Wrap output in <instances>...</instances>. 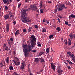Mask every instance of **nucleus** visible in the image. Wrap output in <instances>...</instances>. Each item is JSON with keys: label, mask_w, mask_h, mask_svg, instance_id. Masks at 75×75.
Returning a JSON list of instances; mask_svg holds the SVG:
<instances>
[{"label": "nucleus", "mask_w": 75, "mask_h": 75, "mask_svg": "<svg viewBox=\"0 0 75 75\" xmlns=\"http://www.w3.org/2000/svg\"><path fill=\"white\" fill-rule=\"evenodd\" d=\"M68 25V26H71V24H68V25Z\"/></svg>", "instance_id": "nucleus-56"}, {"label": "nucleus", "mask_w": 75, "mask_h": 75, "mask_svg": "<svg viewBox=\"0 0 75 75\" xmlns=\"http://www.w3.org/2000/svg\"><path fill=\"white\" fill-rule=\"evenodd\" d=\"M6 27V31H7V32H8L9 31V25L8 24H7Z\"/></svg>", "instance_id": "nucleus-13"}, {"label": "nucleus", "mask_w": 75, "mask_h": 75, "mask_svg": "<svg viewBox=\"0 0 75 75\" xmlns=\"http://www.w3.org/2000/svg\"><path fill=\"white\" fill-rule=\"evenodd\" d=\"M38 27H39L37 25H35V28H36L37 29L38 28Z\"/></svg>", "instance_id": "nucleus-34"}, {"label": "nucleus", "mask_w": 75, "mask_h": 75, "mask_svg": "<svg viewBox=\"0 0 75 75\" xmlns=\"http://www.w3.org/2000/svg\"><path fill=\"white\" fill-rule=\"evenodd\" d=\"M69 64L70 65H72V64H73L74 63H73L72 62H69Z\"/></svg>", "instance_id": "nucleus-44"}, {"label": "nucleus", "mask_w": 75, "mask_h": 75, "mask_svg": "<svg viewBox=\"0 0 75 75\" xmlns=\"http://www.w3.org/2000/svg\"><path fill=\"white\" fill-rule=\"evenodd\" d=\"M54 13H57V9L55 8L54 10Z\"/></svg>", "instance_id": "nucleus-32"}, {"label": "nucleus", "mask_w": 75, "mask_h": 75, "mask_svg": "<svg viewBox=\"0 0 75 75\" xmlns=\"http://www.w3.org/2000/svg\"><path fill=\"white\" fill-rule=\"evenodd\" d=\"M31 28H32V27H29V29H28V32H30L31 31Z\"/></svg>", "instance_id": "nucleus-27"}, {"label": "nucleus", "mask_w": 75, "mask_h": 75, "mask_svg": "<svg viewBox=\"0 0 75 75\" xmlns=\"http://www.w3.org/2000/svg\"><path fill=\"white\" fill-rule=\"evenodd\" d=\"M23 52H24V55L25 57H28L29 53L31 51V49H30L28 50V48H27V45H23Z\"/></svg>", "instance_id": "nucleus-3"}, {"label": "nucleus", "mask_w": 75, "mask_h": 75, "mask_svg": "<svg viewBox=\"0 0 75 75\" xmlns=\"http://www.w3.org/2000/svg\"><path fill=\"white\" fill-rule=\"evenodd\" d=\"M30 40V44L31 45V47L34 48L35 47V45H36V41L37 38H35L34 35H32L31 37L29 38Z\"/></svg>", "instance_id": "nucleus-2"}, {"label": "nucleus", "mask_w": 75, "mask_h": 75, "mask_svg": "<svg viewBox=\"0 0 75 75\" xmlns=\"http://www.w3.org/2000/svg\"><path fill=\"white\" fill-rule=\"evenodd\" d=\"M22 16L21 17V19L23 23H27V21L28 20V18L26 15V10H24L23 11H22Z\"/></svg>", "instance_id": "nucleus-1"}, {"label": "nucleus", "mask_w": 75, "mask_h": 75, "mask_svg": "<svg viewBox=\"0 0 75 75\" xmlns=\"http://www.w3.org/2000/svg\"><path fill=\"white\" fill-rule=\"evenodd\" d=\"M8 47L6 46V48H5V50L6 51H8Z\"/></svg>", "instance_id": "nucleus-33"}, {"label": "nucleus", "mask_w": 75, "mask_h": 75, "mask_svg": "<svg viewBox=\"0 0 75 75\" xmlns=\"http://www.w3.org/2000/svg\"><path fill=\"white\" fill-rule=\"evenodd\" d=\"M24 66H25V63L23 62L22 65L20 67V69L21 70H23V69H24Z\"/></svg>", "instance_id": "nucleus-8"}, {"label": "nucleus", "mask_w": 75, "mask_h": 75, "mask_svg": "<svg viewBox=\"0 0 75 75\" xmlns=\"http://www.w3.org/2000/svg\"><path fill=\"white\" fill-rule=\"evenodd\" d=\"M64 42L66 45H67V44H68V41H67V40H65L64 41Z\"/></svg>", "instance_id": "nucleus-28"}, {"label": "nucleus", "mask_w": 75, "mask_h": 75, "mask_svg": "<svg viewBox=\"0 0 75 75\" xmlns=\"http://www.w3.org/2000/svg\"><path fill=\"white\" fill-rule=\"evenodd\" d=\"M31 21V20H29L27 21L28 23H29V22H30Z\"/></svg>", "instance_id": "nucleus-61"}, {"label": "nucleus", "mask_w": 75, "mask_h": 75, "mask_svg": "<svg viewBox=\"0 0 75 75\" xmlns=\"http://www.w3.org/2000/svg\"><path fill=\"white\" fill-rule=\"evenodd\" d=\"M58 17L59 18H61V19L62 18V16H59Z\"/></svg>", "instance_id": "nucleus-54"}, {"label": "nucleus", "mask_w": 75, "mask_h": 75, "mask_svg": "<svg viewBox=\"0 0 75 75\" xmlns=\"http://www.w3.org/2000/svg\"><path fill=\"white\" fill-rule=\"evenodd\" d=\"M9 16L10 15L9 14H6L4 16L5 19L6 20H7V19H8L9 18Z\"/></svg>", "instance_id": "nucleus-11"}, {"label": "nucleus", "mask_w": 75, "mask_h": 75, "mask_svg": "<svg viewBox=\"0 0 75 75\" xmlns=\"http://www.w3.org/2000/svg\"><path fill=\"white\" fill-rule=\"evenodd\" d=\"M72 60L73 61L74 60H75V57H72Z\"/></svg>", "instance_id": "nucleus-55"}, {"label": "nucleus", "mask_w": 75, "mask_h": 75, "mask_svg": "<svg viewBox=\"0 0 75 75\" xmlns=\"http://www.w3.org/2000/svg\"><path fill=\"white\" fill-rule=\"evenodd\" d=\"M14 62L15 64L17 66H18L20 65V62H18L14 61Z\"/></svg>", "instance_id": "nucleus-12"}, {"label": "nucleus", "mask_w": 75, "mask_h": 75, "mask_svg": "<svg viewBox=\"0 0 75 75\" xmlns=\"http://www.w3.org/2000/svg\"><path fill=\"white\" fill-rule=\"evenodd\" d=\"M15 59H16V61H18V60H19V59H18V58L17 57H14Z\"/></svg>", "instance_id": "nucleus-39"}, {"label": "nucleus", "mask_w": 75, "mask_h": 75, "mask_svg": "<svg viewBox=\"0 0 75 75\" xmlns=\"http://www.w3.org/2000/svg\"><path fill=\"white\" fill-rule=\"evenodd\" d=\"M39 61H40V60L38 58H36L35 59V62H38Z\"/></svg>", "instance_id": "nucleus-17"}, {"label": "nucleus", "mask_w": 75, "mask_h": 75, "mask_svg": "<svg viewBox=\"0 0 75 75\" xmlns=\"http://www.w3.org/2000/svg\"><path fill=\"white\" fill-rule=\"evenodd\" d=\"M15 75H21L20 74H17L16 73H15Z\"/></svg>", "instance_id": "nucleus-63"}, {"label": "nucleus", "mask_w": 75, "mask_h": 75, "mask_svg": "<svg viewBox=\"0 0 75 75\" xmlns=\"http://www.w3.org/2000/svg\"><path fill=\"white\" fill-rule=\"evenodd\" d=\"M10 40H11V41H13V38H10Z\"/></svg>", "instance_id": "nucleus-41"}, {"label": "nucleus", "mask_w": 75, "mask_h": 75, "mask_svg": "<svg viewBox=\"0 0 75 75\" xmlns=\"http://www.w3.org/2000/svg\"><path fill=\"white\" fill-rule=\"evenodd\" d=\"M39 59H40V60H41V61H40L41 62V63H42V62H44V61H45L44 60V59L41 58H39Z\"/></svg>", "instance_id": "nucleus-20"}, {"label": "nucleus", "mask_w": 75, "mask_h": 75, "mask_svg": "<svg viewBox=\"0 0 75 75\" xmlns=\"http://www.w3.org/2000/svg\"><path fill=\"white\" fill-rule=\"evenodd\" d=\"M60 29V27H57L56 28V30H58L59 31H61Z\"/></svg>", "instance_id": "nucleus-29"}, {"label": "nucleus", "mask_w": 75, "mask_h": 75, "mask_svg": "<svg viewBox=\"0 0 75 75\" xmlns=\"http://www.w3.org/2000/svg\"><path fill=\"white\" fill-rule=\"evenodd\" d=\"M50 64L51 68L54 71H55V65H54L52 63H51Z\"/></svg>", "instance_id": "nucleus-6"}, {"label": "nucleus", "mask_w": 75, "mask_h": 75, "mask_svg": "<svg viewBox=\"0 0 75 75\" xmlns=\"http://www.w3.org/2000/svg\"><path fill=\"white\" fill-rule=\"evenodd\" d=\"M42 32H43V33H44V32L45 33H46V32H47V30H46V29H45V28H44L42 30Z\"/></svg>", "instance_id": "nucleus-24"}, {"label": "nucleus", "mask_w": 75, "mask_h": 75, "mask_svg": "<svg viewBox=\"0 0 75 75\" xmlns=\"http://www.w3.org/2000/svg\"><path fill=\"white\" fill-rule=\"evenodd\" d=\"M3 2L5 4L7 3V5H8V4H10L8 0H3Z\"/></svg>", "instance_id": "nucleus-10"}, {"label": "nucleus", "mask_w": 75, "mask_h": 75, "mask_svg": "<svg viewBox=\"0 0 75 75\" xmlns=\"http://www.w3.org/2000/svg\"><path fill=\"white\" fill-rule=\"evenodd\" d=\"M46 51L47 53H49V52H50V48H47L46 50Z\"/></svg>", "instance_id": "nucleus-22"}, {"label": "nucleus", "mask_w": 75, "mask_h": 75, "mask_svg": "<svg viewBox=\"0 0 75 75\" xmlns=\"http://www.w3.org/2000/svg\"><path fill=\"white\" fill-rule=\"evenodd\" d=\"M31 46H29L28 47V48L29 50H30V49H31V50H32V49H31V48H31Z\"/></svg>", "instance_id": "nucleus-46"}, {"label": "nucleus", "mask_w": 75, "mask_h": 75, "mask_svg": "<svg viewBox=\"0 0 75 75\" xmlns=\"http://www.w3.org/2000/svg\"><path fill=\"white\" fill-rule=\"evenodd\" d=\"M8 0V1H9V3H10V2H11L13 1V0Z\"/></svg>", "instance_id": "nucleus-57"}, {"label": "nucleus", "mask_w": 75, "mask_h": 75, "mask_svg": "<svg viewBox=\"0 0 75 75\" xmlns=\"http://www.w3.org/2000/svg\"><path fill=\"white\" fill-rule=\"evenodd\" d=\"M71 57H72V58H75V56L73 54L71 55Z\"/></svg>", "instance_id": "nucleus-38"}, {"label": "nucleus", "mask_w": 75, "mask_h": 75, "mask_svg": "<svg viewBox=\"0 0 75 75\" xmlns=\"http://www.w3.org/2000/svg\"><path fill=\"white\" fill-rule=\"evenodd\" d=\"M37 11L38 13L39 14V13H40V11H39V10H37Z\"/></svg>", "instance_id": "nucleus-59"}, {"label": "nucleus", "mask_w": 75, "mask_h": 75, "mask_svg": "<svg viewBox=\"0 0 75 75\" xmlns=\"http://www.w3.org/2000/svg\"><path fill=\"white\" fill-rule=\"evenodd\" d=\"M38 47H41V44H38Z\"/></svg>", "instance_id": "nucleus-49"}, {"label": "nucleus", "mask_w": 75, "mask_h": 75, "mask_svg": "<svg viewBox=\"0 0 75 75\" xmlns=\"http://www.w3.org/2000/svg\"><path fill=\"white\" fill-rule=\"evenodd\" d=\"M23 33H25V32H26V29H24L23 30Z\"/></svg>", "instance_id": "nucleus-43"}, {"label": "nucleus", "mask_w": 75, "mask_h": 75, "mask_svg": "<svg viewBox=\"0 0 75 75\" xmlns=\"http://www.w3.org/2000/svg\"><path fill=\"white\" fill-rule=\"evenodd\" d=\"M57 20L58 21L59 23H61V21H60V19H59V18H58L57 19Z\"/></svg>", "instance_id": "nucleus-47"}, {"label": "nucleus", "mask_w": 75, "mask_h": 75, "mask_svg": "<svg viewBox=\"0 0 75 75\" xmlns=\"http://www.w3.org/2000/svg\"><path fill=\"white\" fill-rule=\"evenodd\" d=\"M69 41L68 42V45L70 46L72 44V43H71V39H68Z\"/></svg>", "instance_id": "nucleus-15"}, {"label": "nucleus", "mask_w": 75, "mask_h": 75, "mask_svg": "<svg viewBox=\"0 0 75 75\" xmlns=\"http://www.w3.org/2000/svg\"><path fill=\"white\" fill-rule=\"evenodd\" d=\"M73 37H74V38H75V35H74Z\"/></svg>", "instance_id": "nucleus-64"}, {"label": "nucleus", "mask_w": 75, "mask_h": 75, "mask_svg": "<svg viewBox=\"0 0 75 75\" xmlns=\"http://www.w3.org/2000/svg\"><path fill=\"white\" fill-rule=\"evenodd\" d=\"M42 70H40V71H39V74H41V72H42Z\"/></svg>", "instance_id": "nucleus-45"}, {"label": "nucleus", "mask_w": 75, "mask_h": 75, "mask_svg": "<svg viewBox=\"0 0 75 75\" xmlns=\"http://www.w3.org/2000/svg\"><path fill=\"white\" fill-rule=\"evenodd\" d=\"M69 35L70 37V38H73V35L71 33H70Z\"/></svg>", "instance_id": "nucleus-23"}, {"label": "nucleus", "mask_w": 75, "mask_h": 75, "mask_svg": "<svg viewBox=\"0 0 75 75\" xmlns=\"http://www.w3.org/2000/svg\"><path fill=\"white\" fill-rule=\"evenodd\" d=\"M6 45L5 43H4L3 45V48H6Z\"/></svg>", "instance_id": "nucleus-40"}, {"label": "nucleus", "mask_w": 75, "mask_h": 75, "mask_svg": "<svg viewBox=\"0 0 75 75\" xmlns=\"http://www.w3.org/2000/svg\"><path fill=\"white\" fill-rule=\"evenodd\" d=\"M36 16L37 17L38 16V14L37 13L36 14Z\"/></svg>", "instance_id": "nucleus-60"}, {"label": "nucleus", "mask_w": 75, "mask_h": 75, "mask_svg": "<svg viewBox=\"0 0 75 75\" xmlns=\"http://www.w3.org/2000/svg\"><path fill=\"white\" fill-rule=\"evenodd\" d=\"M65 8V9L67 8V7H65V6L63 4H61L59 5L57 7L58 11H62V10Z\"/></svg>", "instance_id": "nucleus-4"}, {"label": "nucleus", "mask_w": 75, "mask_h": 75, "mask_svg": "<svg viewBox=\"0 0 75 75\" xmlns=\"http://www.w3.org/2000/svg\"><path fill=\"white\" fill-rule=\"evenodd\" d=\"M44 53H45L43 52H41L39 54L38 56L39 57H41V56L42 54H43Z\"/></svg>", "instance_id": "nucleus-18"}, {"label": "nucleus", "mask_w": 75, "mask_h": 75, "mask_svg": "<svg viewBox=\"0 0 75 75\" xmlns=\"http://www.w3.org/2000/svg\"><path fill=\"white\" fill-rule=\"evenodd\" d=\"M6 62L7 64H9V57H7L6 59Z\"/></svg>", "instance_id": "nucleus-14"}, {"label": "nucleus", "mask_w": 75, "mask_h": 75, "mask_svg": "<svg viewBox=\"0 0 75 75\" xmlns=\"http://www.w3.org/2000/svg\"><path fill=\"white\" fill-rule=\"evenodd\" d=\"M46 23L47 24H49V20L47 21V20Z\"/></svg>", "instance_id": "nucleus-52"}, {"label": "nucleus", "mask_w": 75, "mask_h": 75, "mask_svg": "<svg viewBox=\"0 0 75 75\" xmlns=\"http://www.w3.org/2000/svg\"><path fill=\"white\" fill-rule=\"evenodd\" d=\"M42 3H43L42 1H41L40 2V8H41V7H42Z\"/></svg>", "instance_id": "nucleus-19"}, {"label": "nucleus", "mask_w": 75, "mask_h": 75, "mask_svg": "<svg viewBox=\"0 0 75 75\" xmlns=\"http://www.w3.org/2000/svg\"><path fill=\"white\" fill-rule=\"evenodd\" d=\"M13 54H16V51H13Z\"/></svg>", "instance_id": "nucleus-62"}, {"label": "nucleus", "mask_w": 75, "mask_h": 75, "mask_svg": "<svg viewBox=\"0 0 75 75\" xmlns=\"http://www.w3.org/2000/svg\"><path fill=\"white\" fill-rule=\"evenodd\" d=\"M5 9L6 11H7L8 10V7L7 6H5Z\"/></svg>", "instance_id": "nucleus-31"}, {"label": "nucleus", "mask_w": 75, "mask_h": 75, "mask_svg": "<svg viewBox=\"0 0 75 75\" xmlns=\"http://www.w3.org/2000/svg\"><path fill=\"white\" fill-rule=\"evenodd\" d=\"M28 1H29V0H25V3H27L28 2Z\"/></svg>", "instance_id": "nucleus-51"}, {"label": "nucleus", "mask_w": 75, "mask_h": 75, "mask_svg": "<svg viewBox=\"0 0 75 75\" xmlns=\"http://www.w3.org/2000/svg\"><path fill=\"white\" fill-rule=\"evenodd\" d=\"M40 12L41 13H43V10L42 9H40Z\"/></svg>", "instance_id": "nucleus-50"}, {"label": "nucleus", "mask_w": 75, "mask_h": 75, "mask_svg": "<svg viewBox=\"0 0 75 75\" xmlns=\"http://www.w3.org/2000/svg\"><path fill=\"white\" fill-rule=\"evenodd\" d=\"M9 69L10 70H13V67L11 66H10L9 67Z\"/></svg>", "instance_id": "nucleus-25"}, {"label": "nucleus", "mask_w": 75, "mask_h": 75, "mask_svg": "<svg viewBox=\"0 0 75 75\" xmlns=\"http://www.w3.org/2000/svg\"><path fill=\"white\" fill-rule=\"evenodd\" d=\"M13 23L14 24V25H15V24H16V21H14L13 22Z\"/></svg>", "instance_id": "nucleus-53"}, {"label": "nucleus", "mask_w": 75, "mask_h": 75, "mask_svg": "<svg viewBox=\"0 0 75 75\" xmlns=\"http://www.w3.org/2000/svg\"><path fill=\"white\" fill-rule=\"evenodd\" d=\"M67 67L68 68V69H71V67L69 66H67Z\"/></svg>", "instance_id": "nucleus-48"}, {"label": "nucleus", "mask_w": 75, "mask_h": 75, "mask_svg": "<svg viewBox=\"0 0 75 75\" xmlns=\"http://www.w3.org/2000/svg\"><path fill=\"white\" fill-rule=\"evenodd\" d=\"M58 70H57V72L58 74H62V72H64L63 70L59 69V67H58Z\"/></svg>", "instance_id": "nucleus-7"}, {"label": "nucleus", "mask_w": 75, "mask_h": 75, "mask_svg": "<svg viewBox=\"0 0 75 75\" xmlns=\"http://www.w3.org/2000/svg\"><path fill=\"white\" fill-rule=\"evenodd\" d=\"M47 2L48 3H52L51 1H48Z\"/></svg>", "instance_id": "nucleus-58"}, {"label": "nucleus", "mask_w": 75, "mask_h": 75, "mask_svg": "<svg viewBox=\"0 0 75 75\" xmlns=\"http://www.w3.org/2000/svg\"><path fill=\"white\" fill-rule=\"evenodd\" d=\"M65 24H66V25H68V21H65V23H64Z\"/></svg>", "instance_id": "nucleus-36"}, {"label": "nucleus", "mask_w": 75, "mask_h": 75, "mask_svg": "<svg viewBox=\"0 0 75 75\" xmlns=\"http://www.w3.org/2000/svg\"><path fill=\"white\" fill-rule=\"evenodd\" d=\"M53 37H54V35H50L49 36V38H50V39L52 38Z\"/></svg>", "instance_id": "nucleus-26"}, {"label": "nucleus", "mask_w": 75, "mask_h": 75, "mask_svg": "<svg viewBox=\"0 0 75 75\" xmlns=\"http://www.w3.org/2000/svg\"><path fill=\"white\" fill-rule=\"evenodd\" d=\"M19 34V30H16L15 33V35H18Z\"/></svg>", "instance_id": "nucleus-16"}, {"label": "nucleus", "mask_w": 75, "mask_h": 75, "mask_svg": "<svg viewBox=\"0 0 75 75\" xmlns=\"http://www.w3.org/2000/svg\"><path fill=\"white\" fill-rule=\"evenodd\" d=\"M67 54H68L69 56H70V57L72 55V53L70 52H67Z\"/></svg>", "instance_id": "nucleus-21"}, {"label": "nucleus", "mask_w": 75, "mask_h": 75, "mask_svg": "<svg viewBox=\"0 0 75 75\" xmlns=\"http://www.w3.org/2000/svg\"><path fill=\"white\" fill-rule=\"evenodd\" d=\"M67 5H69V6H71V3L69 2H68L67 3Z\"/></svg>", "instance_id": "nucleus-37"}, {"label": "nucleus", "mask_w": 75, "mask_h": 75, "mask_svg": "<svg viewBox=\"0 0 75 75\" xmlns=\"http://www.w3.org/2000/svg\"><path fill=\"white\" fill-rule=\"evenodd\" d=\"M21 4H20L18 5V8H20Z\"/></svg>", "instance_id": "nucleus-42"}, {"label": "nucleus", "mask_w": 75, "mask_h": 75, "mask_svg": "<svg viewBox=\"0 0 75 75\" xmlns=\"http://www.w3.org/2000/svg\"><path fill=\"white\" fill-rule=\"evenodd\" d=\"M72 18H75V15L71 14L69 16V19H72Z\"/></svg>", "instance_id": "nucleus-9"}, {"label": "nucleus", "mask_w": 75, "mask_h": 75, "mask_svg": "<svg viewBox=\"0 0 75 75\" xmlns=\"http://www.w3.org/2000/svg\"><path fill=\"white\" fill-rule=\"evenodd\" d=\"M30 8H31V10H34V11H37V6H35L33 5L31 6L30 7Z\"/></svg>", "instance_id": "nucleus-5"}, {"label": "nucleus", "mask_w": 75, "mask_h": 75, "mask_svg": "<svg viewBox=\"0 0 75 75\" xmlns=\"http://www.w3.org/2000/svg\"><path fill=\"white\" fill-rule=\"evenodd\" d=\"M32 52H37V50H33L32 51Z\"/></svg>", "instance_id": "nucleus-35"}, {"label": "nucleus", "mask_w": 75, "mask_h": 75, "mask_svg": "<svg viewBox=\"0 0 75 75\" xmlns=\"http://www.w3.org/2000/svg\"><path fill=\"white\" fill-rule=\"evenodd\" d=\"M0 66L1 67H3L4 66V65H3V63H0Z\"/></svg>", "instance_id": "nucleus-30"}]
</instances>
